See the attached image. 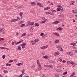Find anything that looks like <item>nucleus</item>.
I'll list each match as a JSON object with an SVG mask.
<instances>
[{"mask_svg":"<svg viewBox=\"0 0 77 77\" xmlns=\"http://www.w3.org/2000/svg\"><path fill=\"white\" fill-rule=\"evenodd\" d=\"M59 60L60 61V62H62V59H59Z\"/></svg>","mask_w":77,"mask_h":77,"instance_id":"0e129e2a","label":"nucleus"},{"mask_svg":"<svg viewBox=\"0 0 77 77\" xmlns=\"http://www.w3.org/2000/svg\"><path fill=\"white\" fill-rule=\"evenodd\" d=\"M47 36H48V35L47 34H45L44 35L42 36L43 38H46V37H47Z\"/></svg>","mask_w":77,"mask_h":77,"instance_id":"393cba45","label":"nucleus"},{"mask_svg":"<svg viewBox=\"0 0 77 77\" xmlns=\"http://www.w3.org/2000/svg\"><path fill=\"white\" fill-rule=\"evenodd\" d=\"M0 40H1L2 41H3V40H4V38H0Z\"/></svg>","mask_w":77,"mask_h":77,"instance_id":"052dcab7","label":"nucleus"},{"mask_svg":"<svg viewBox=\"0 0 77 77\" xmlns=\"http://www.w3.org/2000/svg\"><path fill=\"white\" fill-rule=\"evenodd\" d=\"M9 63H11V62H13V60H10L9 61Z\"/></svg>","mask_w":77,"mask_h":77,"instance_id":"603ef678","label":"nucleus"},{"mask_svg":"<svg viewBox=\"0 0 77 77\" xmlns=\"http://www.w3.org/2000/svg\"><path fill=\"white\" fill-rule=\"evenodd\" d=\"M3 28H0V32H3Z\"/></svg>","mask_w":77,"mask_h":77,"instance_id":"7c9ffc66","label":"nucleus"},{"mask_svg":"<svg viewBox=\"0 0 77 77\" xmlns=\"http://www.w3.org/2000/svg\"><path fill=\"white\" fill-rule=\"evenodd\" d=\"M49 14H50V15H54V13L52 12H49Z\"/></svg>","mask_w":77,"mask_h":77,"instance_id":"412c9836","label":"nucleus"},{"mask_svg":"<svg viewBox=\"0 0 77 77\" xmlns=\"http://www.w3.org/2000/svg\"><path fill=\"white\" fill-rule=\"evenodd\" d=\"M17 65H18V66H20V65H22V63H20L18 64H17Z\"/></svg>","mask_w":77,"mask_h":77,"instance_id":"473e14b6","label":"nucleus"},{"mask_svg":"<svg viewBox=\"0 0 77 77\" xmlns=\"http://www.w3.org/2000/svg\"><path fill=\"white\" fill-rule=\"evenodd\" d=\"M31 36V34H29L27 35V37H29V36Z\"/></svg>","mask_w":77,"mask_h":77,"instance_id":"864d4df0","label":"nucleus"},{"mask_svg":"<svg viewBox=\"0 0 77 77\" xmlns=\"http://www.w3.org/2000/svg\"><path fill=\"white\" fill-rule=\"evenodd\" d=\"M75 75V73L74 72H73L72 73V74L70 76V77H74V75Z\"/></svg>","mask_w":77,"mask_h":77,"instance_id":"a211bd4d","label":"nucleus"},{"mask_svg":"<svg viewBox=\"0 0 77 77\" xmlns=\"http://www.w3.org/2000/svg\"><path fill=\"white\" fill-rule=\"evenodd\" d=\"M43 59H47V58H48V56H47V55H45L43 56Z\"/></svg>","mask_w":77,"mask_h":77,"instance_id":"b1692460","label":"nucleus"},{"mask_svg":"<svg viewBox=\"0 0 77 77\" xmlns=\"http://www.w3.org/2000/svg\"><path fill=\"white\" fill-rule=\"evenodd\" d=\"M48 47V45L45 46H43L40 47V48L42 49H45V48H47V47Z\"/></svg>","mask_w":77,"mask_h":77,"instance_id":"6e6552de","label":"nucleus"},{"mask_svg":"<svg viewBox=\"0 0 77 77\" xmlns=\"http://www.w3.org/2000/svg\"><path fill=\"white\" fill-rule=\"evenodd\" d=\"M38 66L39 67H41V64H40V63L38 64Z\"/></svg>","mask_w":77,"mask_h":77,"instance_id":"338daca9","label":"nucleus"},{"mask_svg":"<svg viewBox=\"0 0 77 77\" xmlns=\"http://www.w3.org/2000/svg\"><path fill=\"white\" fill-rule=\"evenodd\" d=\"M15 8H16L17 9H20V7L16 6Z\"/></svg>","mask_w":77,"mask_h":77,"instance_id":"bf43d9fd","label":"nucleus"},{"mask_svg":"<svg viewBox=\"0 0 77 77\" xmlns=\"http://www.w3.org/2000/svg\"><path fill=\"white\" fill-rule=\"evenodd\" d=\"M19 15H20L21 18L20 20H22V18H23V12H21L19 13Z\"/></svg>","mask_w":77,"mask_h":77,"instance_id":"7ed1b4c3","label":"nucleus"},{"mask_svg":"<svg viewBox=\"0 0 77 77\" xmlns=\"http://www.w3.org/2000/svg\"><path fill=\"white\" fill-rule=\"evenodd\" d=\"M20 45V46H25V45H26V43H24L21 44Z\"/></svg>","mask_w":77,"mask_h":77,"instance_id":"ddd939ff","label":"nucleus"},{"mask_svg":"<svg viewBox=\"0 0 77 77\" xmlns=\"http://www.w3.org/2000/svg\"><path fill=\"white\" fill-rule=\"evenodd\" d=\"M31 5H32V6H35L36 5V2H32L30 3Z\"/></svg>","mask_w":77,"mask_h":77,"instance_id":"1a4fd4ad","label":"nucleus"},{"mask_svg":"<svg viewBox=\"0 0 77 77\" xmlns=\"http://www.w3.org/2000/svg\"><path fill=\"white\" fill-rule=\"evenodd\" d=\"M38 41H39V39H37V40L35 39L34 40V42H35V43H36V42H38Z\"/></svg>","mask_w":77,"mask_h":77,"instance_id":"4c0bfd02","label":"nucleus"},{"mask_svg":"<svg viewBox=\"0 0 77 77\" xmlns=\"http://www.w3.org/2000/svg\"><path fill=\"white\" fill-rule=\"evenodd\" d=\"M21 47L20 46H18V50H21Z\"/></svg>","mask_w":77,"mask_h":77,"instance_id":"bb28decb","label":"nucleus"},{"mask_svg":"<svg viewBox=\"0 0 77 77\" xmlns=\"http://www.w3.org/2000/svg\"><path fill=\"white\" fill-rule=\"evenodd\" d=\"M67 54L70 56H72L73 54H72V53L71 52H69L67 53Z\"/></svg>","mask_w":77,"mask_h":77,"instance_id":"39448f33","label":"nucleus"},{"mask_svg":"<svg viewBox=\"0 0 77 77\" xmlns=\"http://www.w3.org/2000/svg\"><path fill=\"white\" fill-rule=\"evenodd\" d=\"M57 68H62V66L59 65L57 67Z\"/></svg>","mask_w":77,"mask_h":77,"instance_id":"2f4dec72","label":"nucleus"},{"mask_svg":"<svg viewBox=\"0 0 77 77\" xmlns=\"http://www.w3.org/2000/svg\"><path fill=\"white\" fill-rule=\"evenodd\" d=\"M50 63H53V61H52V60H50L49 61Z\"/></svg>","mask_w":77,"mask_h":77,"instance_id":"a18cd8bd","label":"nucleus"},{"mask_svg":"<svg viewBox=\"0 0 77 77\" xmlns=\"http://www.w3.org/2000/svg\"><path fill=\"white\" fill-rule=\"evenodd\" d=\"M60 17L61 18H63V17H64V15H63V14H61L60 15Z\"/></svg>","mask_w":77,"mask_h":77,"instance_id":"58836bf2","label":"nucleus"},{"mask_svg":"<svg viewBox=\"0 0 77 77\" xmlns=\"http://www.w3.org/2000/svg\"><path fill=\"white\" fill-rule=\"evenodd\" d=\"M24 26H25V24H22L20 25V27H24Z\"/></svg>","mask_w":77,"mask_h":77,"instance_id":"72a5a7b5","label":"nucleus"},{"mask_svg":"<svg viewBox=\"0 0 77 77\" xmlns=\"http://www.w3.org/2000/svg\"><path fill=\"white\" fill-rule=\"evenodd\" d=\"M59 50H60V51H63V49H62V48H58Z\"/></svg>","mask_w":77,"mask_h":77,"instance_id":"f704fd0d","label":"nucleus"},{"mask_svg":"<svg viewBox=\"0 0 77 77\" xmlns=\"http://www.w3.org/2000/svg\"><path fill=\"white\" fill-rule=\"evenodd\" d=\"M24 71H25V69H23V70H22L21 71V72L23 74H25V73H24Z\"/></svg>","mask_w":77,"mask_h":77,"instance_id":"5701e85b","label":"nucleus"},{"mask_svg":"<svg viewBox=\"0 0 77 77\" xmlns=\"http://www.w3.org/2000/svg\"><path fill=\"white\" fill-rule=\"evenodd\" d=\"M67 72H68L67 71H66L64 73H63V75H65L66 74Z\"/></svg>","mask_w":77,"mask_h":77,"instance_id":"c9c22d12","label":"nucleus"},{"mask_svg":"<svg viewBox=\"0 0 77 77\" xmlns=\"http://www.w3.org/2000/svg\"><path fill=\"white\" fill-rule=\"evenodd\" d=\"M63 30V28L62 27H59V30Z\"/></svg>","mask_w":77,"mask_h":77,"instance_id":"37998d69","label":"nucleus"},{"mask_svg":"<svg viewBox=\"0 0 77 77\" xmlns=\"http://www.w3.org/2000/svg\"><path fill=\"white\" fill-rule=\"evenodd\" d=\"M55 76L56 77H59V75L57 74L55 75Z\"/></svg>","mask_w":77,"mask_h":77,"instance_id":"3c124183","label":"nucleus"},{"mask_svg":"<svg viewBox=\"0 0 77 77\" xmlns=\"http://www.w3.org/2000/svg\"><path fill=\"white\" fill-rule=\"evenodd\" d=\"M70 64H72V65H74V63L72 62H70Z\"/></svg>","mask_w":77,"mask_h":77,"instance_id":"13d9d810","label":"nucleus"},{"mask_svg":"<svg viewBox=\"0 0 77 77\" xmlns=\"http://www.w3.org/2000/svg\"><path fill=\"white\" fill-rule=\"evenodd\" d=\"M55 42H56V43H59V40H55Z\"/></svg>","mask_w":77,"mask_h":77,"instance_id":"4be33fe9","label":"nucleus"},{"mask_svg":"<svg viewBox=\"0 0 77 77\" xmlns=\"http://www.w3.org/2000/svg\"><path fill=\"white\" fill-rule=\"evenodd\" d=\"M75 2L74 1H72L70 2V5H74Z\"/></svg>","mask_w":77,"mask_h":77,"instance_id":"9b49d317","label":"nucleus"},{"mask_svg":"<svg viewBox=\"0 0 77 77\" xmlns=\"http://www.w3.org/2000/svg\"><path fill=\"white\" fill-rule=\"evenodd\" d=\"M19 77H23V74H21L20 75Z\"/></svg>","mask_w":77,"mask_h":77,"instance_id":"774afa93","label":"nucleus"},{"mask_svg":"<svg viewBox=\"0 0 77 77\" xmlns=\"http://www.w3.org/2000/svg\"><path fill=\"white\" fill-rule=\"evenodd\" d=\"M72 13H73V14H77V10L75 9V10H73L72 11Z\"/></svg>","mask_w":77,"mask_h":77,"instance_id":"20e7f679","label":"nucleus"},{"mask_svg":"<svg viewBox=\"0 0 77 77\" xmlns=\"http://www.w3.org/2000/svg\"><path fill=\"white\" fill-rule=\"evenodd\" d=\"M28 24H29V25H30V26H32V25H33L34 24V23L33 22H30V21H28Z\"/></svg>","mask_w":77,"mask_h":77,"instance_id":"f03ea898","label":"nucleus"},{"mask_svg":"<svg viewBox=\"0 0 77 77\" xmlns=\"http://www.w3.org/2000/svg\"><path fill=\"white\" fill-rule=\"evenodd\" d=\"M44 35V33H42L41 34H40V36H43V35Z\"/></svg>","mask_w":77,"mask_h":77,"instance_id":"69168bd1","label":"nucleus"},{"mask_svg":"<svg viewBox=\"0 0 77 77\" xmlns=\"http://www.w3.org/2000/svg\"><path fill=\"white\" fill-rule=\"evenodd\" d=\"M51 11L52 12H56V10L53 9H52L51 10Z\"/></svg>","mask_w":77,"mask_h":77,"instance_id":"c03bdc74","label":"nucleus"},{"mask_svg":"<svg viewBox=\"0 0 77 77\" xmlns=\"http://www.w3.org/2000/svg\"><path fill=\"white\" fill-rule=\"evenodd\" d=\"M20 20V17H17V19H16V21H18V20Z\"/></svg>","mask_w":77,"mask_h":77,"instance_id":"c85d7f7f","label":"nucleus"},{"mask_svg":"<svg viewBox=\"0 0 77 77\" xmlns=\"http://www.w3.org/2000/svg\"><path fill=\"white\" fill-rule=\"evenodd\" d=\"M42 55H45V52H43L42 53Z\"/></svg>","mask_w":77,"mask_h":77,"instance_id":"8fccbe9b","label":"nucleus"},{"mask_svg":"<svg viewBox=\"0 0 77 77\" xmlns=\"http://www.w3.org/2000/svg\"><path fill=\"white\" fill-rule=\"evenodd\" d=\"M37 5H38V6H39L40 7H41V8H42L43 7V6L42 5V4L40 2H38L37 3Z\"/></svg>","mask_w":77,"mask_h":77,"instance_id":"423d86ee","label":"nucleus"},{"mask_svg":"<svg viewBox=\"0 0 77 77\" xmlns=\"http://www.w3.org/2000/svg\"><path fill=\"white\" fill-rule=\"evenodd\" d=\"M11 64H9L8 63H7L6 65V66H11Z\"/></svg>","mask_w":77,"mask_h":77,"instance_id":"f3484780","label":"nucleus"},{"mask_svg":"<svg viewBox=\"0 0 77 77\" xmlns=\"http://www.w3.org/2000/svg\"><path fill=\"white\" fill-rule=\"evenodd\" d=\"M42 67H39L38 69H39V70H41V69H42Z\"/></svg>","mask_w":77,"mask_h":77,"instance_id":"09e8293b","label":"nucleus"},{"mask_svg":"<svg viewBox=\"0 0 77 77\" xmlns=\"http://www.w3.org/2000/svg\"><path fill=\"white\" fill-rule=\"evenodd\" d=\"M24 8V6H20L19 7V9H23Z\"/></svg>","mask_w":77,"mask_h":77,"instance_id":"e433bc0d","label":"nucleus"},{"mask_svg":"<svg viewBox=\"0 0 77 77\" xmlns=\"http://www.w3.org/2000/svg\"><path fill=\"white\" fill-rule=\"evenodd\" d=\"M20 43H20V41L19 42H16L15 43L16 45H18V44H20Z\"/></svg>","mask_w":77,"mask_h":77,"instance_id":"a19ab883","label":"nucleus"},{"mask_svg":"<svg viewBox=\"0 0 77 77\" xmlns=\"http://www.w3.org/2000/svg\"><path fill=\"white\" fill-rule=\"evenodd\" d=\"M60 10H61V9L60 8H58L57 9V12L60 11Z\"/></svg>","mask_w":77,"mask_h":77,"instance_id":"cd10ccee","label":"nucleus"},{"mask_svg":"<svg viewBox=\"0 0 77 77\" xmlns=\"http://www.w3.org/2000/svg\"><path fill=\"white\" fill-rule=\"evenodd\" d=\"M46 22V20L43 21L42 22V23H45Z\"/></svg>","mask_w":77,"mask_h":77,"instance_id":"5fc2aeb1","label":"nucleus"},{"mask_svg":"<svg viewBox=\"0 0 77 77\" xmlns=\"http://www.w3.org/2000/svg\"><path fill=\"white\" fill-rule=\"evenodd\" d=\"M57 8H62L61 5H58L57 6Z\"/></svg>","mask_w":77,"mask_h":77,"instance_id":"49530a36","label":"nucleus"},{"mask_svg":"<svg viewBox=\"0 0 77 77\" xmlns=\"http://www.w3.org/2000/svg\"><path fill=\"white\" fill-rule=\"evenodd\" d=\"M53 33L54 34H55L56 35H57L58 36H60V35L59 34H58L57 32H53Z\"/></svg>","mask_w":77,"mask_h":77,"instance_id":"4468645a","label":"nucleus"},{"mask_svg":"<svg viewBox=\"0 0 77 77\" xmlns=\"http://www.w3.org/2000/svg\"><path fill=\"white\" fill-rule=\"evenodd\" d=\"M56 30H57V31H58V30H59V28H56Z\"/></svg>","mask_w":77,"mask_h":77,"instance_id":"e2e57ef3","label":"nucleus"},{"mask_svg":"<svg viewBox=\"0 0 77 77\" xmlns=\"http://www.w3.org/2000/svg\"><path fill=\"white\" fill-rule=\"evenodd\" d=\"M35 27H38L39 26V23H36L35 24Z\"/></svg>","mask_w":77,"mask_h":77,"instance_id":"dca6fc26","label":"nucleus"},{"mask_svg":"<svg viewBox=\"0 0 77 77\" xmlns=\"http://www.w3.org/2000/svg\"><path fill=\"white\" fill-rule=\"evenodd\" d=\"M72 48L73 50H75V49L76 48H75V47L74 46H73L72 47Z\"/></svg>","mask_w":77,"mask_h":77,"instance_id":"4d7b16f0","label":"nucleus"},{"mask_svg":"<svg viewBox=\"0 0 77 77\" xmlns=\"http://www.w3.org/2000/svg\"><path fill=\"white\" fill-rule=\"evenodd\" d=\"M26 35H27V33H24L21 35V37H23V36H26Z\"/></svg>","mask_w":77,"mask_h":77,"instance_id":"6ab92c4d","label":"nucleus"},{"mask_svg":"<svg viewBox=\"0 0 77 77\" xmlns=\"http://www.w3.org/2000/svg\"><path fill=\"white\" fill-rule=\"evenodd\" d=\"M44 66L45 67H48V68H53V66L50 65H45Z\"/></svg>","mask_w":77,"mask_h":77,"instance_id":"f257e3e1","label":"nucleus"},{"mask_svg":"<svg viewBox=\"0 0 77 77\" xmlns=\"http://www.w3.org/2000/svg\"><path fill=\"white\" fill-rule=\"evenodd\" d=\"M59 23H60V22H59V21H55L54 22H53L52 23V24H59Z\"/></svg>","mask_w":77,"mask_h":77,"instance_id":"0eeeda50","label":"nucleus"},{"mask_svg":"<svg viewBox=\"0 0 77 77\" xmlns=\"http://www.w3.org/2000/svg\"><path fill=\"white\" fill-rule=\"evenodd\" d=\"M71 45H73V46H75L76 45V43H70Z\"/></svg>","mask_w":77,"mask_h":77,"instance_id":"9d476101","label":"nucleus"},{"mask_svg":"<svg viewBox=\"0 0 77 77\" xmlns=\"http://www.w3.org/2000/svg\"><path fill=\"white\" fill-rule=\"evenodd\" d=\"M54 56H57V55H59V53L56 52L54 54Z\"/></svg>","mask_w":77,"mask_h":77,"instance_id":"2eb2a0df","label":"nucleus"},{"mask_svg":"<svg viewBox=\"0 0 77 77\" xmlns=\"http://www.w3.org/2000/svg\"><path fill=\"white\" fill-rule=\"evenodd\" d=\"M3 72L5 73H8V70H4L3 71Z\"/></svg>","mask_w":77,"mask_h":77,"instance_id":"a878e982","label":"nucleus"},{"mask_svg":"<svg viewBox=\"0 0 77 77\" xmlns=\"http://www.w3.org/2000/svg\"><path fill=\"white\" fill-rule=\"evenodd\" d=\"M42 20H45V17H42Z\"/></svg>","mask_w":77,"mask_h":77,"instance_id":"ea45409f","label":"nucleus"},{"mask_svg":"<svg viewBox=\"0 0 77 77\" xmlns=\"http://www.w3.org/2000/svg\"><path fill=\"white\" fill-rule=\"evenodd\" d=\"M67 64H68V65H70V64H71V62H70L69 61H68L67 62Z\"/></svg>","mask_w":77,"mask_h":77,"instance_id":"c756f323","label":"nucleus"},{"mask_svg":"<svg viewBox=\"0 0 77 77\" xmlns=\"http://www.w3.org/2000/svg\"><path fill=\"white\" fill-rule=\"evenodd\" d=\"M6 56L5 55H3L2 56V58L4 59H5V57Z\"/></svg>","mask_w":77,"mask_h":77,"instance_id":"de8ad7c7","label":"nucleus"},{"mask_svg":"<svg viewBox=\"0 0 77 77\" xmlns=\"http://www.w3.org/2000/svg\"><path fill=\"white\" fill-rule=\"evenodd\" d=\"M61 47H62V45H59L56 46V48H59Z\"/></svg>","mask_w":77,"mask_h":77,"instance_id":"f8f14e48","label":"nucleus"},{"mask_svg":"<svg viewBox=\"0 0 77 77\" xmlns=\"http://www.w3.org/2000/svg\"><path fill=\"white\" fill-rule=\"evenodd\" d=\"M46 14H50V12H46Z\"/></svg>","mask_w":77,"mask_h":77,"instance_id":"680f3d73","label":"nucleus"},{"mask_svg":"<svg viewBox=\"0 0 77 77\" xmlns=\"http://www.w3.org/2000/svg\"><path fill=\"white\" fill-rule=\"evenodd\" d=\"M45 76L44 74H42V76H41V77H45Z\"/></svg>","mask_w":77,"mask_h":77,"instance_id":"6e6d98bb","label":"nucleus"},{"mask_svg":"<svg viewBox=\"0 0 77 77\" xmlns=\"http://www.w3.org/2000/svg\"><path fill=\"white\" fill-rule=\"evenodd\" d=\"M11 22H16V19H13L11 20H10Z\"/></svg>","mask_w":77,"mask_h":77,"instance_id":"aec40b11","label":"nucleus"},{"mask_svg":"<svg viewBox=\"0 0 77 77\" xmlns=\"http://www.w3.org/2000/svg\"><path fill=\"white\" fill-rule=\"evenodd\" d=\"M37 63L38 65L40 63H39V60H37Z\"/></svg>","mask_w":77,"mask_h":77,"instance_id":"79ce46f5","label":"nucleus"}]
</instances>
